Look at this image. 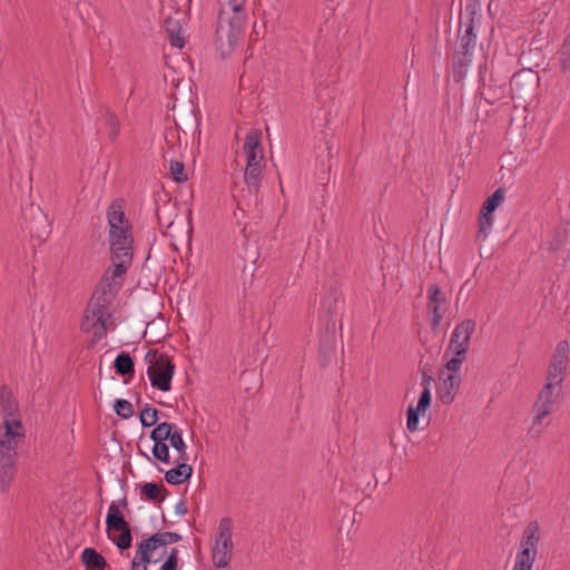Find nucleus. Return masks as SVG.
<instances>
[{"label": "nucleus", "mask_w": 570, "mask_h": 570, "mask_svg": "<svg viewBox=\"0 0 570 570\" xmlns=\"http://www.w3.org/2000/svg\"><path fill=\"white\" fill-rule=\"evenodd\" d=\"M126 200L115 198L107 209L108 242L111 265L102 275V286L121 288L125 276L132 264V225L125 214Z\"/></svg>", "instance_id": "f257e3e1"}, {"label": "nucleus", "mask_w": 570, "mask_h": 570, "mask_svg": "<svg viewBox=\"0 0 570 570\" xmlns=\"http://www.w3.org/2000/svg\"><path fill=\"white\" fill-rule=\"evenodd\" d=\"M119 291L120 288H116L111 284L110 286H102V278L99 281L80 323L81 332L89 333L94 330L89 346L96 345L106 336L108 331L106 317H111L108 306Z\"/></svg>", "instance_id": "f03ea898"}, {"label": "nucleus", "mask_w": 570, "mask_h": 570, "mask_svg": "<svg viewBox=\"0 0 570 570\" xmlns=\"http://www.w3.org/2000/svg\"><path fill=\"white\" fill-rule=\"evenodd\" d=\"M246 14H230L222 8L217 16L215 29V47L223 59L236 49L245 26Z\"/></svg>", "instance_id": "7ed1b4c3"}, {"label": "nucleus", "mask_w": 570, "mask_h": 570, "mask_svg": "<svg viewBox=\"0 0 570 570\" xmlns=\"http://www.w3.org/2000/svg\"><path fill=\"white\" fill-rule=\"evenodd\" d=\"M475 328L476 323L472 318H465L455 326L445 351V355L449 353L453 354L452 358L445 363V368L449 372L456 373L461 368L462 363L466 358L471 336Z\"/></svg>", "instance_id": "20e7f679"}, {"label": "nucleus", "mask_w": 570, "mask_h": 570, "mask_svg": "<svg viewBox=\"0 0 570 570\" xmlns=\"http://www.w3.org/2000/svg\"><path fill=\"white\" fill-rule=\"evenodd\" d=\"M106 524L109 539L116 547L120 551L128 550L132 543L131 528L116 501H112L109 505Z\"/></svg>", "instance_id": "39448f33"}, {"label": "nucleus", "mask_w": 570, "mask_h": 570, "mask_svg": "<svg viewBox=\"0 0 570 570\" xmlns=\"http://www.w3.org/2000/svg\"><path fill=\"white\" fill-rule=\"evenodd\" d=\"M487 65L479 68L480 96L490 105L501 100L505 95L508 76L492 70L489 79H485Z\"/></svg>", "instance_id": "423d86ee"}, {"label": "nucleus", "mask_w": 570, "mask_h": 570, "mask_svg": "<svg viewBox=\"0 0 570 570\" xmlns=\"http://www.w3.org/2000/svg\"><path fill=\"white\" fill-rule=\"evenodd\" d=\"M175 367V363L166 354H160L158 360L151 361L147 368L151 386L163 392L170 391Z\"/></svg>", "instance_id": "0eeeda50"}, {"label": "nucleus", "mask_w": 570, "mask_h": 570, "mask_svg": "<svg viewBox=\"0 0 570 570\" xmlns=\"http://www.w3.org/2000/svg\"><path fill=\"white\" fill-rule=\"evenodd\" d=\"M554 391L556 390L552 389L551 383H546L539 392L538 400L534 404L535 415L529 430V434H531V436L538 438L542 433V429L540 428L542 420L551 414L554 399L558 395Z\"/></svg>", "instance_id": "6e6552de"}, {"label": "nucleus", "mask_w": 570, "mask_h": 570, "mask_svg": "<svg viewBox=\"0 0 570 570\" xmlns=\"http://www.w3.org/2000/svg\"><path fill=\"white\" fill-rule=\"evenodd\" d=\"M504 196L505 189L500 187L484 200L479 214V229L475 236L478 242L484 240L488 237L489 229L493 223L492 214L502 204Z\"/></svg>", "instance_id": "1a4fd4ad"}, {"label": "nucleus", "mask_w": 570, "mask_h": 570, "mask_svg": "<svg viewBox=\"0 0 570 570\" xmlns=\"http://www.w3.org/2000/svg\"><path fill=\"white\" fill-rule=\"evenodd\" d=\"M540 77L532 69L523 68L510 78L512 98L527 100L539 85Z\"/></svg>", "instance_id": "9d476101"}, {"label": "nucleus", "mask_w": 570, "mask_h": 570, "mask_svg": "<svg viewBox=\"0 0 570 570\" xmlns=\"http://www.w3.org/2000/svg\"><path fill=\"white\" fill-rule=\"evenodd\" d=\"M24 228L28 229L31 237L45 239L50 233V225L46 214L40 207L30 204L22 209Z\"/></svg>", "instance_id": "9b49d317"}, {"label": "nucleus", "mask_w": 570, "mask_h": 570, "mask_svg": "<svg viewBox=\"0 0 570 570\" xmlns=\"http://www.w3.org/2000/svg\"><path fill=\"white\" fill-rule=\"evenodd\" d=\"M344 299L336 288L330 287L325 295L321 298L320 305V322L321 327H325L327 323H334L336 325V317L343 309Z\"/></svg>", "instance_id": "f8f14e48"}, {"label": "nucleus", "mask_w": 570, "mask_h": 570, "mask_svg": "<svg viewBox=\"0 0 570 570\" xmlns=\"http://www.w3.org/2000/svg\"><path fill=\"white\" fill-rule=\"evenodd\" d=\"M428 298V309L432 313L431 327L435 331L446 312L448 298L438 284L430 285Z\"/></svg>", "instance_id": "ddd939ff"}, {"label": "nucleus", "mask_w": 570, "mask_h": 570, "mask_svg": "<svg viewBox=\"0 0 570 570\" xmlns=\"http://www.w3.org/2000/svg\"><path fill=\"white\" fill-rule=\"evenodd\" d=\"M336 333L335 324L327 323L321 330L318 357L322 367H325L335 357Z\"/></svg>", "instance_id": "4468645a"}, {"label": "nucleus", "mask_w": 570, "mask_h": 570, "mask_svg": "<svg viewBox=\"0 0 570 570\" xmlns=\"http://www.w3.org/2000/svg\"><path fill=\"white\" fill-rule=\"evenodd\" d=\"M1 426L4 431L0 434V443L18 444L26 436L19 412L14 416H3Z\"/></svg>", "instance_id": "2eb2a0df"}, {"label": "nucleus", "mask_w": 570, "mask_h": 570, "mask_svg": "<svg viewBox=\"0 0 570 570\" xmlns=\"http://www.w3.org/2000/svg\"><path fill=\"white\" fill-rule=\"evenodd\" d=\"M444 373H440V384L438 386V395L444 405H450L461 385V376L456 373L450 372L443 377Z\"/></svg>", "instance_id": "dca6fc26"}, {"label": "nucleus", "mask_w": 570, "mask_h": 570, "mask_svg": "<svg viewBox=\"0 0 570 570\" xmlns=\"http://www.w3.org/2000/svg\"><path fill=\"white\" fill-rule=\"evenodd\" d=\"M432 396L425 391L421 392L417 405H410L406 411V428L410 432H414L419 429L420 414L424 415L431 405Z\"/></svg>", "instance_id": "f3484780"}, {"label": "nucleus", "mask_w": 570, "mask_h": 570, "mask_svg": "<svg viewBox=\"0 0 570 570\" xmlns=\"http://www.w3.org/2000/svg\"><path fill=\"white\" fill-rule=\"evenodd\" d=\"M540 541V527L537 521H531L524 529L520 542V553H529L537 557Z\"/></svg>", "instance_id": "a211bd4d"}, {"label": "nucleus", "mask_w": 570, "mask_h": 570, "mask_svg": "<svg viewBox=\"0 0 570 570\" xmlns=\"http://www.w3.org/2000/svg\"><path fill=\"white\" fill-rule=\"evenodd\" d=\"M196 112L197 110L193 105H185L179 107L177 111V118L174 119L176 126L178 128L184 127L187 130L198 129L200 122Z\"/></svg>", "instance_id": "6ab92c4d"}, {"label": "nucleus", "mask_w": 570, "mask_h": 570, "mask_svg": "<svg viewBox=\"0 0 570 570\" xmlns=\"http://www.w3.org/2000/svg\"><path fill=\"white\" fill-rule=\"evenodd\" d=\"M568 353H569V344L567 341H560L557 346H556V350L551 356V361H550V364H549V368L550 371H553L556 373H566V368H567V364H568V361H569V357H568Z\"/></svg>", "instance_id": "aec40b11"}, {"label": "nucleus", "mask_w": 570, "mask_h": 570, "mask_svg": "<svg viewBox=\"0 0 570 570\" xmlns=\"http://www.w3.org/2000/svg\"><path fill=\"white\" fill-rule=\"evenodd\" d=\"M473 53H465L464 51H454L452 56V72L455 82H461L468 72V67L472 61Z\"/></svg>", "instance_id": "412c9836"}, {"label": "nucleus", "mask_w": 570, "mask_h": 570, "mask_svg": "<svg viewBox=\"0 0 570 570\" xmlns=\"http://www.w3.org/2000/svg\"><path fill=\"white\" fill-rule=\"evenodd\" d=\"M193 466L187 462L177 461V465L165 472V480L173 485L188 481L193 474Z\"/></svg>", "instance_id": "4be33fe9"}, {"label": "nucleus", "mask_w": 570, "mask_h": 570, "mask_svg": "<svg viewBox=\"0 0 570 570\" xmlns=\"http://www.w3.org/2000/svg\"><path fill=\"white\" fill-rule=\"evenodd\" d=\"M80 559L87 570H105L110 568L107 560L95 548H85Z\"/></svg>", "instance_id": "5701e85b"}, {"label": "nucleus", "mask_w": 570, "mask_h": 570, "mask_svg": "<svg viewBox=\"0 0 570 570\" xmlns=\"http://www.w3.org/2000/svg\"><path fill=\"white\" fill-rule=\"evenodd\" d=\"M0 407L3 416H14L19 412L18 400L6 384L0 386Z\"/></svg>", "instance_id": "b1692460"}, {"label": "nucleus", "mask_w": 570, "mask_h": 570, "mask_svg": "<svg viewBox=\"0 0 570 570\" xmlns=\"http://www.w3.org/2000/svg\"><path fill=\"white\" fill-rule=\"evenodd\" d=\"M263 167L264 166H254V163H250V165H246L245 173H244V181L248 188V190L254 193L255 195L258 194L261 181L263 178Z\"/></svg>", "instance_id": "393cba45"}, {"label": "nucleus", "mask_w": 570, "mask_h": 570, "mask_svg": "<svg viewBox=\"0 0 570 570\" xmlns=\"http://www.w3.org/2000/svg\"><path fill=\"white\" fill-rule=\"evenodd\" d=\"M115 372L124 377H134L135 362L128 352H120L114 362Z\"/></svg>", "instance_id": "a878e982"}, {"label": "nucleus", "mask_w": 570, "mask_h": 570, "mask_svg": "<svg viewBox=\"0 0 570 570\" xmlns=\"http://www.w3.org/2000/svg\"><path fill=\"white\" fill-rule=\"evenodd\" d=\"M105 126L109 129L108 137L114 141L119 136L120 121L118 116L107 106L99 109Z\"/></svg>", "instance_id": "bb28decb"}, {"label": "nucleus", "mask_w": 570, "mask_h": 570, "mask_svg": "<svg viewBox=\"0 0 570 570\" xmlns=\"http://www.w3.org/2000/svg\"><path fill=\"white\" fill-rule=\"evenodd\" d=\"M481 19V4L479 0H466L464 13H461L460 19V30L466 23H471L475 27V22H479Z\"/></svg>", "instance_id": "cd10ccee"}, {"label": "nucleus", "mask_w": 570, "mask_h": 570, "mask_svg": "<svg viewBox=\"0 0 570 570\" xmlns=\"http://www.w3.org/2000/svg\"><path fill=\"white\" fill-rule=\"evenodd\" d=\"M232 550L233 546H227L226 542L219 544V539H216V546L212 553L214 566L220 569L226 568L232 559Z\"/></svg>", "instance_id": "c85d7f7f"}, {"label": "nucleus", "mask_w": 570, "mask_h": 570, "mask_svg": "<svg viewBox=\"0 0 570 570\" xmlns=\"http://www.w3.org/2000/svg\"><path fill=\"white\" fill-rule=\"evenodd\" d=\"M157 548H159L158 539L155 538V535H150L147 539H142L138 546L137 551L134 558H138L144 563H150L151 560V553Z\"/></svg>", "instance_id": "c756f323"}, {"label": "nucleus", "mask_w": 570, "mask_h": 570, "mask_svg": "<svg viewBox=\"0 0 570 570\" xmlns=\"http://www.w3.org/2000/svg\"><path fill=\"white\" fill-rule=\"evenodd\" d=\"M178 430L176 429V425L174 423L169 422H161L157 424L151 431H150V439L153 442L159 441V442H166L174 438L175 433H177Z\"/></svg>", "instance_id": "7c9ffc66"}, {"label": "nucleus", "mask_w": 570, "mask_h": 570, "mask_svg": "<svg viewBox=\"0 0 570 570\" xmlns=\"http://www.w3.org/2000/svg\"><path fill=\"white\" fill-rule=\"evenodd\" d=\"M18 444L0 443V469H16Z\"/></svg>", "instance_id": "2f4dec72"}, {"label": "nucleus", "mask_w": 570, "mask_h": 570, "mask_svg": "<svg viewBox=\"0 0 570 570\" xmlns=\"http://www.w3.org/2000/svg\"><path fill=\"white\" fill-rule=\"evenodd\" d=\"M141 495L153 502H161L166 494L167 489L161 483L146 482L140 489Z\"/></svg>", "instance_id": "473e14b6"}, {"label": "nucleus", "mask_w": 570, "mask_h": 570, "mask_svg": "<svg viewBox=\"0 0 570 570\" xmlns=\"http://www.w3.org/2000/svg\"><path fill=\"white\" fill-rule=\"evenodd\" d=\"M232 535L233 521L230 518L225 517L219 521L218 533L216 539H219V544L225 543L226 541L227 546H233Z\"/></svg>", "instance_id": "72a5a7b5"}, {"label": "nucleus", "mask_w": 570, "mask_h": 570, "mask_svg": "<svg viewBox=\"0 0 570 570\" xmlns=\"http://www.w3.org/2000/svg\"><path fill=\"white\" fill-rule=\"evenodd\" d=\"M262 131L259 129L250 130L245 138V142L243 146L244 151H259L263 150L262 147Z\"/></svg>", "instance_id": "f704fd0d"}, {"label": "nucleus", "mask_w": 570, "mask_h": 570, "mask_svg": "<svg viewBox=\"0 0 570 570\" xmlns=\"http://www.w3.org/2000/svg\"><path fill=\"white\" fill-rule=\"evenodd\" d=\"M559 62H560V70L563 73H567L570 71V37L567 36L563 40V43L561 48L558 51Z\"/></svg>", "instance_id": "c9c22d12"}, {"label": "nucleus", "mask_w": 570, "mask_h": 570, "mask_svg": "<svg viewBox=\"0 0 570 570\" xmlns=\"http://www.w3.org/2000/svg\"><path fill=\"white\" fill-rule=\"evenodd\" d=\"M151 453L156 461H159L165 464L170 463L169 446L166 442H154Z\"/></svg>", "instance_id": "e433bc0d"}, {"label": "nucleus", "mask_w": 570, "mask_h": 570, "mask_svg": "<svg viewBox=\"0 0 570 570\" xmlns=\"http://www.w3.org/2000/svg\"><path fill=\"white\" fill-rule=\"evenodd\" d=\"M169 443L178 452L177 461L187 462L189 460L187 452H186L187 445L183 439V433L180 430H178V432L175 433L174 438L170 440Z\"/></svg>", "instance_id": "4c0bfd02"}, {"label": "nucleus", "mask_w": 570, "mask_h": 570, "mask_svg": "<svg viewBox=\"0 0 570 570\" xmlns=\"http://www.w3.org/2000/svg\"><path fill=\"white\" fill-rule=\"evenodd\" d=\"M159 411L148 404L140 412V423L144 428H150L158 421Z\"/></svg>", "instance_id": "58836bf2"}, {"label": "nucleus", "mask_w": 570, "mask_h": 570, "mask_svg": "<svg viewBox=\"0 0 570 570\" xmlns=\"http://www.w3.org/2000/svg\"><path fill=\"white\" fill-rule=\"evenodd\" d=\"M169 171L174 181L181 184L187 181L188 176L185 170V165L178 160H171L169 164Z\"/></svg>", "instance_id": "ea45409f"}, {"label": "nucleus", "mask_w": 570, "mask_h": 570, "mask_svg": "<svg viewBox=\"0 0 570 570\" xmlns=\"http://www.w3.org/2000/svg\"><path fill=\"white\" fill-rule=\"evenodd\" d=\"M150 337L149 342H159L161 337H165L164 327L160 323H156L155 321L148 322L146 330L144 332V337Z\"/></svg>", "instance_id": "a19ab883"}, {"label": "nucleus", "mask_w": 570, "mask_h": 570, "mask_svg": "<svg viewBox=\"0 0 570 570\" xmlns=\"http://www.w3.org/2000/svg\"><path fill=\"white\" fill-rule=\"evenodd\" d=\"M114 410L121 419H129L134 415L132 404L124 399H118L115 401Z\"/></svg>", "instance_id": "79ce46f5"}, {"label": "nucleus", "mask_w": 570, "mask_h": 570, "mask_svg": "<svg viewBox=\"0 0 570 570\" xmlns=\"http://www.w3.org/2000/svg\"><path fill=\"white\" fill-rule=\"evenodd\" d=\"M16 473L17 469H0V490L2 493L8 492Z\"/></svg>", "instance_id": "37998d69"}, {"label": "nucleus", "mask_w": 570, "mask_h": 570, "mask_svg": "<svg viewBox=\"0 0 570 570\" xmlns=\"http://www.w3.org/2000/svg\"><path fill=\"white\" fill-rule=\"evenodd\" d=\"M419 373L421 374V379H422V385H423L422 392L428 391L431 394L430 385L434 379H433L432 370H431L430 365L428 363H425L423 365H422V363H420L419 364Z\"/></svg>", "instance_id": "c03bdc74"}, {"label": "nucleus", "mask_w": 570, "mask_h": 570, "mask_svg": "<svg viewBox=\"0 0 570 570\" xmlns=\"http://www.w3.org/2000/svg\"><path fill=\"white\" fill-rule=\"evenodd\" d=\"M156 539H158L159 547L167 546L169 543H176L181 540V535L177 532H157L154 534Z\"/></svg>", "instance_id": "a18cd8bd"}, {"label": "nucleus", "mask_w": 570, "mask_h": 570, "mask_svg": "<svg viewBox=\"0 0 570 570\" xmlns=\"http://www.w3.org/2000/svg\"><path fill=\"white\" fill-rule=\"evenodd\" d=\"M535 560V557L532 554L527 553H517L515 557V563L514 567H518L520 569L524 570H532L533 562Z\"/></svg>", "instance_id": "49530a36"}, {"label": "nucleus", "mask_w": 570, "mask_h": 570, "mask_svg": "<svg viewBox=\"0 0 570 570\" xmlns=\"http://www.w3.org/2000/svg\"><path fill=\"white\" fill-rule=\"evenodd\" d=\"M178 550L173 548L160 569H178Z\"/></svg>", "instance_id": "de8ad7c7"}, {"label": "nucleus", "mask_w": 570, "mask_h": 570, "mask_svg": "<svg viewBox=\"0 0 570 570\" xmlns=\"http://www.w3.org/2000/svg\"><path fill=\"white\" fill-rule=\"evenodd\" d=\"M246 155L247 165H250V163H254V166H264V155L263 150L256 151H244Z\"/></svg>", "instance_id": "09e8293b"}, {"label": "nucleus", "mask_w": 570, "mask_h": 570, "mask_svg": "<svg viewBox=\"0 0 570 570\" xmlns=\"http://www.w3.org/2000/svg\"><path fill=\"white\" fill-rule=\"evenodd\" d=\"M566 234L562 232H556L552 240L549 244V249L552 252L559 250L564 243Z\"/></svg>", "instance_id": "8fccbe9b"}, {"label": "nucleus", "mask_w": 570, "mask_h": 570, "mask_svg": "<svg viewBox=\"0 0 570 570\" xmlns=\"http://www.w3.org/2000/svg\"><path fill=\"white\" fill-rule=\"evenodd\" d=\"M246 0H229L228 7L229 12L233 14H245L244 13V7H245Z\"/></svg>", "instance_id": "3c124183"}, {"label": "nucleus", "mask_w": 570, "mask_h": 570, "mask_svg": "<svg viewBox=\"0 0 570 570\" xmlns=\"http://www.w3.org/2000/svg\"><path fill=\"white\" fill-rule=\"evenodd\" d=\"M169 42L173 47L181 49L185 45L184 38L180 36L179 30L168 32Z\"/></svg>", "instance_id": "603ef678"}, {"label": "nucleus", "mask_w": 570, "mask_h": 570, "mask_svg": "<svg viewBox=\"0 0 570 570\" xmlns=\"http://www.w3.org/2000/svg\"><path fill=\"white\" fill-rule=\"evenodd\" d=\"M561 375H563V373H556L553 371H550L548 370V373H547V383H551L552 385V389H557L558 386L561 385L563 379L561 377Z\"/></svg>", "instance_id": "864d4df0"}, {"label": "nucleus", "mask_w": 570, "mask_h": 570, "mask_svg": "<svg viewBox=\"0 0 570 570\" xmlns=\"http://www.w3.org/2000/svg\"><path fill=\"white\" fill-rule=\"evenodd\" d=\"M474 26H472L471 23H466V26H464V32L461 33L462 36H464L465 38H472L473 40L476 41V35L474 32Z\"/></svg>", "instance_id": "5fc2aeb1"}, {"label": "nucleus", "mask_w": 570, "mask_h": 570, "mask_svg": "<svg viewBox=\"0 0 570 570\" xmlns=\"http://www.w3.org/2000/svg\"><path fill=\"white\" fill-rule=\"evenodd\" d=\"M149 563L141 562L138 558H134L131 561V570H147Z\"/></svg>", "instance_id": "6e6d98bb"}, {"label": "nucleus", "mask_w": 570, "mask_h": 570, "mask_svg": "<svg viewBox=\"0 0 570 570\" xmlns=\"http://www.w3.org/2000/svg\"><path fill=\"white\" fill-rule=\"evenodd\" d=\"M175 512L179 515H185L187 512H188V508L185 503L184 500H180L176 507H175Z\"/></svg>", "instance_id": "4d7b16f0"}, {"label": "nucleus", "mask_w": 570, "mask_h": 570, "mask_svg": "<svg viewBox=\"0 0 570 570\" xmlns=\"http://www.w3.org/2000/svg\"><path fill=\"white\" fill-rule=\"evenodd\" d=\"M177 29L180 31V27H179L178 22L173 20V19H170V18H168L166 20V30H167V32L177 31Z\"/></svg>", "instance_id": "13d9d810"}, {"label": "nucleus", "mask_w": 570, "mask_h": 570, "mask_svg": "<svg viewBox=\"0 0 570 570\" xmlns=\"http://www.w3.org/2000/svg\"><path fill=\"white\" fill-rule=\"evenodd\" d=\"M459 41L461 43H464L465 46L473 48V49H474L475 42H476L472 38H465L464 36H462L460 30H459Z\"/></svg>", "instance_id": "bf43d9fd"}, {"label": "nucleus", "mask_w": 570, "mask_h": 570, "mask_svg": "<svg viewBox=\"0 0 570 570\" xmlns=\"http://www.w3.org/2000/svg\"><path fill=\"white\" fill-rule=\"evenodd\" d=\"M158 350H149L145 355V361L151 364V361L158 360Z\"/></svg>", "instance_id": "052dcab7"}, {"label": "nucleus", "mask_w": 570, "mask_h": 570, "mask_svg": "<svg viewBox=\"0 0 570 570\" xmlns=\"http://www.w3.org/2000/svg\"><path fill=\"white\" fill-rule=\"evenodd\" d=\"M454 51H464L465 53H473V48L465 46L459 41V45L454 49Z\"/></svg>", "instance_id": "680f3d73"}, {"label": "nucleus", "mask_w": 570, "mask_h": 570, "mask_svg": "<svg viewBox=\"0 0 570 570\" xmlns=\"http://www.w3.org/2000/svg\"><path fill=\"white\" fill-rule=\"evenodd\" d=\"M247 315L252 316V308L247 309L246 304L244 303L242 306H239V316L242 318H246Z\"/></svg>", "instance_id": "e2e57ef3"}, {"label": "nucleus", "mask_w": 570, "mask_h": 570, "mask_svg": "<svg viewBox=\"0 0 570 570\" xmlns=\"http://www.w3.org/2000/svg\"><path fill=\"white\" fill-rule=\"evenodd\" d=\"M116 503H118V504H119V509H120V508H122V509H127V507H128V501H127V498H126V497H124V498H122L121 500H119V501H116Z\"/></svg>", "instance_id": "0e129e2a"}, {"label": "nucleus", "mask_w": 570, "mask_h": 570, "mask_svg": "<svg viewBox=\"0 0 570 570\" xmlns=\"http://www.w3.org/2000/svg\"><path fill=\"white\" fill-rule=\"evenodd\" d=\"M160 570H178V569H160Z\"/></svg>", "instance_id": "69168bd1"}, {"label": "nucleus", "mask_w": 570, "mask_h": 570, "mask_svg": "<svg viewBox=\"0 0 570 570\" xmlns=\"http://www.w3.org/2000/svg\"><path fill=\"white\" fill-rule=\"evenodd\" d=\"M568 36L570 37V33Z\"/></svg>", "instance_id": "338daca9"}, {"label": "nucleus", "mask_w": 570, "mask_h": 570, "mask_svg": "<svg viewBox=\"0 0 570 570\" xmlns=\"http://www.w3.org/2000/svg\"><path fill=\"white\" fill-rule=\"evenodd\" d=\"M105 570H107V569H105Z\"/></svg>", "instance_id": "774afa93"}]
</instances>
